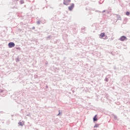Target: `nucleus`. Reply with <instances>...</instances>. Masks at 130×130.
I'll return each instance as SVG.
<instances>
[{
    "label": "nucleus",
    "instance_id": "obj_1",
    "mask_svg": "<svg viewBox=\"0 0 130 130\" xmlns=\"http://www.w3.org/2000/svg\"><path fill=\"white\" fill-rule=\"evenodd\" d=\"M71 2V0H63V4L66 6L70 5V3Z\"/></svg>",
    "mask_w": 130,
    "mask_h": 130
},
{
    "label": "nucleus",
    "instance_id": "obj_2",
    "mask_svg": "<svg viewBox=\"0 0 130 130\" xmlns=\"http://www.w3.org/2000/svg\"><path fill=\"white\" fill-rule=\"evenodd\" d=\"M8 46L10 48H11L12 47H14L15 46V45L14 43L11 42L8 44Z\"/></svg>",
    "mask_w": 130,
    "mask_h": 130
},
{
    "label": "nucleus",
    "instance_id": "obj_3",
    "mask_svg": "<svg viewBox=\"0 0 130 130\" xmlns=\"http://www.w3.org/2000/svg\"><path fill=\"white\" fill-rule=\"evenodd\" d=\"M119 40L121 41H126L127 40V38L126 37H125V36H121Z\"/></svg>",
    "mask_w": 130,
    "mask_h": 130
},
{
    "label": "nucleus",
    "instance_id": "obj_4",
    "mask_svg": "<svg viewBox=\"0 0 130 130\" xmlns=\"http://www.w3.org/2000/svg\"><path fill=\"white\" fill-rule=\"evenodd\" d=\"M74 6H75L74 4H72L71 5V6H70V7H69V10L70 11H72V10L73 9L74 7Z\"/></svg>",
    "mask_w": 130,
    "mask_h": 130
},
{
    "label": "nucleus",
    "instance_id": "obj_5",
    "mask_svg": "<svg viewBox=\"0 0 130 130\" xmlns=\"http://www.w3.org/2000/svg\"><path fill=\"white\" fill-rule=\"evenodd\" d=\"M93 120V121H96L98 120L97 115H95V116H94Z\"/></svg>",
    "mask_w": 130,
    "mask_h": 130
},
{
    "label": "nucleus",
    "instance_id": "obj_6",
    "mask_svg": "<svg viewBox=\"0 0 130 130\" xmlns=\"http://www.w3.org/2000/svg\"><path fill=\"white\" fill-rule=\"evenodd\" d=\"M105 33L104 32H102L101 34L100 35V38H102L103 37H105Z\"/></svg>",
    "mask_w": 130,
    "mask_h": 130
},
{
    "label": "nucleus",
    "instance_id": "obj_7",
    "mask_svg": "<svg viewBox=\"0 0 130 130\" xmlns=\"http://www.w3.org/2000/svg\"><path fill=\"white\" fill-rule=\"evenodd\" d=\"M24 121H22V122H20L18 123V124H19L21 126H23L24 125Z\"/></svg>",
    "mask_w": 130,
    "mask_h": 130
},
{
    "label": "nucleus",
    "instance_id": "obj_8",
    "mask_svg": "<svg viewBox=\"0 0 130 130\" xmlns=\"http://www.w3.org/2000/svg\"><path fill=\"white\" fill-rule=\"evenodd\" d=\"M99 126H100V124H95V125H94L93 127L94 128L98 127H99Z\"/></svg>",
    "mask_w": 130,
    "mask_h": 130
},
{
    "label": "nucleus",
    "instance_id": "obj_9",
    "mask_svg": "<svg viewBox=\"0 0 130 130\" xmlns=\"http://www.w3.org/2000/svg\"><path fill=\"white\" fill-rule=\"evenodd\" d=\"M129 14H130V13H129V12H126V15H127V16H129Z\"/></svg>",
    "mask_w": 130,
    "mask_h": 130
},
{
    "label": "nucleus",
    "instance_id": "obj_10",
    "mask_svg": "<svg viewBox=\"0 0 130 130\" xmlns=\"http://www.w3.org/2000/svg\"><path fill=\"white\" fill-rule=\"evenodd\" d=\"M21 4H24V2L23 1H20Z\"/></svg>",
    "mask_w": 130,
    "mask_h": 130
}]
</instances>
